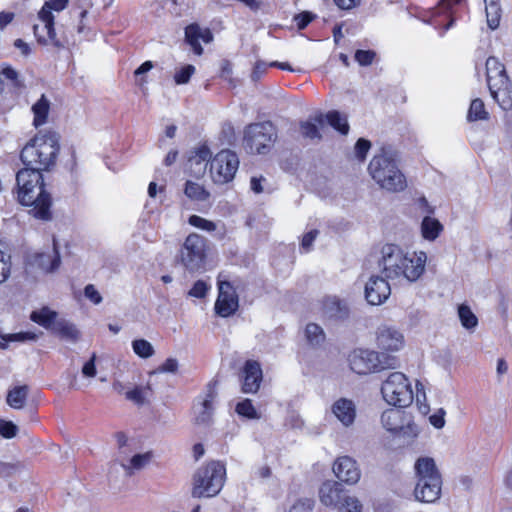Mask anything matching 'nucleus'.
Returning a JSON list of instances; mask_svg holds the SVG:
<instances>
[{"mask_svg": "<svg viewBox=\"0 0 512 512\" xmlns=\"http://www.w3.org/2000/svg\"><path fill=\"white\" fill-rule=\"evenodd\" d=\"M206 257V240L204 237L192 233L185 239L179 254V260L189 271H198L202 268Z\"/></svg>", "mask_w": 512, "mask_h": 512, "instance_id": "obj_12", "label": "nucleus"}, {"mask_svg": "<svg viewBox=\"0 0 512 512\" xmlns=\"http://www.w3.org/2000/svg\"><path fill=\"white\" fill-rule=\"evenodd\" d=\"M333 472L341 484L343 482L348 485H354L361 477V471L357 462L349 456L338 457L334 462Z\"/></svg>", "mask_w": 512, "mask_h": 512, "instance_id": "obj_20", "label": "nucleus"}, {"mask_svg": "<svg viewBox=\"0 0 512 512\" xmlns=\"http://www.w3.org/2000/svg\"><path fill=\"white\" fill-rule=\"evenodd\" d=\"M239 167V158L234 151L221 150L212 159L210 172L216 184H226L232 181Z\"/></svg>", "mask_w": 512, "mask_h": 512, "instance_id": "obj_14", "label": "nucleus"}, {"mask_svg": "<svg viewBox=\"0 0 512 512\" xmlns=\"http://www.w3.org/2000/svg\"><path fill=\"white\" fill-rule=\"evenodd\" d=\"M59 140V134L54 131L38 133L23 147L21 162L25 167L37 169L41 173L50 171L56 165L60 151Z\"/></svg>", "mask_w": 512, "mask_h": 512, "instance_id": "obj_3", "label": "nucleus"}, {"mask_svg": "<svg viewBox=\"0 0 512 512\" xmlns=\"http://www.w3.org/2000/svg\"><path fill=\"white\" fill-rule=\"evenodd\" d=\"M18 427L12 421L0 419V435L6 439H11L16 436Z\"/></svg>", "mask_w": 512, "mask_h": 512, "instance_id": "obj_47", "label": "nucleus"}, {"mask_svg": "<svg viewBox=\"0 0 512 512\" xmlns=\"http://www.w3.org/2000/svg\"><path fill=\"white\" fill-rule=\"evenodd\" d=\"M351 369L360 375L395 368L397 359L371 350L358 349L349 356Z\"/></svg>", "mask_w": 512, "mask_h": 512, "instance_id": "obj_11", "label": "nucleus"}, {"mask_svg": "<svg viewBox=\"0 0 512 512\" xmlns=\"http://www.w3.org/2000/svg\"><path fill=\"white\" fill-rule=\"evenodd\" d=\"M194 73L195 67L191 64H187L175 72L174 81L177 85L187 84Z\"/></svg>", "mask_w": 512, "mask_h": 512, "instance_id": "obj_45", "label": "nucleus"}, {"mask_svg": "<svg viewBox=\"0 0 512 512\" xmlns=\"http://www.w3.org/2000/svg\"><path fill=\"white\" fill-rule=\"evenodd\" d=\"M277 138L274 125L269 122L249 124L244 130V147L252 154H266Z\"/></svg>", "mask_w": 512, "mask_h": 512, "instance_id": "obj_10", "label": "nucleus"}, {"mask_svg": "<svg viewBox=\"0 0 512 512\" xmlns=\"http://www.w3.org/2000/svg\"><path fill=\"white\" fill-rule=\"evenodd\" d=\"M300 130H301L302 135L306 138L315 139V138L321 137L316 124H314L312 122H309V121L302 122L300 125Z\"/></svg>", "mask_w": 512, "mask_h": 512, "instance_id": "obj_52", "label": "nucleus"}, {"mask_svg": "<svg viewBox=\"0 0 512 512\" xmlns=\"http://www.w3.org/2000/svg\"><path fill=\"white\" fill-rule=\"evenodd\" d=\"M10 339L17 341H35L37 339V335L32 332H21L11 335Z\"/></svg>", "mask_w": 512, "mask_h": 512, "instance_id": "obj_61", "label": "nucleus"}, {"mask_svg": "<svg viewBox=\"0 0 512 512\" xmlns=\"http://www.w3.org/2000/svg\"><path fill=\"white\" fill-rule=\"evenodd\" d=\"M327 122L334 129L339 131L343 135H347L349 132V124L346 116L342 115L338 111H330L326 114Z\"/></svg>", "mask_w": 512, "mask_h": 512, "instance_id": "obj_35", "label": "nucleus"}, {"mask_svg": "<svg viewBox=\"0 0 512 512\" xmlns=\"http://www.w3.org/2000/svg\"><path fill=\"white\" fill-rule=\"evenodd\" d=\"M201 36V28L198 24L193 23L185 28V41L192 47L193 52L197 55L203 53V48L199 42Z\"/></svg>", "mask_w": 512, "mask_h": 512, "instance_id": "obj_30", "label": "nucleus"}, {"mask_svg": "<svg viewBox=\"0 0 512 512\" xmlns=\"http://www.w3.org/2000/svg\"><path fill=\"white\" fill-rule=\"evenodd\" d=\"M30 319L50 331H52L55 322L58 320L57 312L49 307H42L40 310L33 311Z\"/></svg>", "mask_w": 512, "mask_h": 512, "instance_id": "obj_27", "label": "nucleus"}, {"mask_svg": "<svg viewBox=\"0 0 512 512\" xmlns=\"http://www.w3.org/2000/svg\"><path fill=\"white\" fill-rule=\"evenodd\" d=\"M426 260L425 252L410 254L396 244H386L381 248L377 263L385 278L415 282L424 273Z\"/></svg>", "mask_w": 512, "mask_h": 512, "instance_id": "obj_1", "label": "nucleus"}, {"mask_svg": "<svg viewBox=\"0 0 512 512\" xmlns=\"http://www.w3.org/2000/svg\"><path fill=\"white\" fill-rule=\"evenodd\" d=\"M60 254L53 241V248L48 252H34L27 256L26 265L30 270H36L42 273L54 272L60 265Z\"/></svg>", "mask_w": 512, "mask_h": 512, "instance_id": "obj_16", "label": "nucleus"}, {"mask_svg": "<svg viewBox=\"0 0 512 512\" xmlns=\"http://www.w3.org/2000/svg\"><path fill=\"white\" fill-rule=\"evenodd\" d=\"M443 230V225L435 218L430 216H426L423 218L421 223V232L422 236L429 241L435 240L441 231Z\"/></svg>", "mask_w": 512, "mask_h": 512, "instance_id": "obj_28", "label": "nucleus"}, {"mask_svg": "<svg viewBox=\"0 0 512 512\" xmlns=\"http://www.w3.org/2000/svg\"><path fill=\"white\" fill-rule=\"evenodd\" d=\"M320 502L336 512H362L361 501L344 486L333 480H327L319 488Z\"/></svg>", "mask_w": 512, "mask_h": 512, "instance_id": "obj_7", "label": "nucleus"}, {"mask_svg": "<svg viewBox=\"0 0 512 512\" xmlns=\"http://www.w3.org/2000/svg\"><path fill=\"white\" fill-rule=\"evenodd\" d=\"M383 428L397 436L414 438L418 435V428L412 421V416L401 409L390 408L381 415Z\"/></svg>", "mask_w": 512, "mask_h": 512, "instance_id": "obj_13", "label": "nucleus"}, {"mask_svg": "<svg viewBox=\"0 0 512 512\" xmlns=\"http://www.w3.org/2000/svg\"><path fill=\"white\" fill-rule=\"evenodd\" d=\"M368 171L372 179L389 192H399L406 188V178L399 170L390 150L382 148L370 161Z\"/></svg>", "mask_w": 512, "mask_h": 512, "instance_id": "obj_4", "label": "nucleus"}, {"mask_svg": "<svg viewBox=\"0 0 512 512\" xmlns=\"http://www.w3.org/2000/svg\"><path fill=\"white\" fill-rule=\"evenodd\" d=\"M153 68V63L151 61H145L142 63L134 72L135 76L138 77L149 72Z\"/></svg>", "mask_w": 512, "mask_h": 512, "instance_id": "obj_63", "label": "nucleus"}, {"mask_svg": "<svg viewBox=\"0 0 512 512\" xmlns=\"http://www.w3.org/2000/svg\"><path fill=\"white\" fill-rule=\"evenodd\" d=\"M318 233H319L318 230H311V231H309L308 233H306L303 236V239H302V242H301V247L305 251H309L310 250V248L312 246V243L316 239Z\"/></svg>", "mask_w": 512, "mask_h": 512, "instance_id": "obj_59", "label": "nucleus"}, {"mask_svg": "<svg viewBox=\"0 0 512 512\" xmlns=\"http://www.w3.org/2000/svg\"><path fill=\"white\" fill-rule=\"evenodd\" d=\"M217 378L212 379L206 385V393L203 398H200L198 406H195V422L199 425H208L212 420L213 406L212 403L217 397Z\"/></svg>", "mask_w": 512, "mask_h": 512, "instance_id": "obj_18", "label": "nucleus"}, {"mask_svg": "<svg viewBox=\"0 0 512 512\" xmlns=\"http://www.w3.org/2000/svg\"><path fill=\"white\" fill-rule=\"evenodd\" d=\"M313 501L310 499H301L296 501L289 512H312Z\"/></svg>", "mask_w": 512, "mask_h": 512, "instance_id": "obj_53", "label": "nucleus"}, {"mask_svg": "<svg viewBox=\"0 0 512 512\" xmlns=\"http://www.w3.org/2000/svg\"><path fill=\"white\" fill-rule=\"evenodd\" d=\"M211 159V151L207 145H201L189 152L188 163L190 167L195 166V173L201 174L206 170L208 161Z\"/></svg>", "mask_w": 512, "mask_h": 512, "instance_id": "obj_25", "label": "nucleus"}, {"mask_svg": "<svg viewBox=\"0 0 512 512\" xmlns=\"http://www.w3.org/2000/svg\"><path fill=\"white\" fill-rule=\"evenodd\" d=\"M461 0H440L438 6L432 9V16L429 19H424L425 22L438 27L439 23L434 20L437 15L448 12L452 5L458 4Z\"/></svg>", "mask_w": 512, "mask_h": 512, "instance_id": "obj_40", "label": "nucleus"}, {"mask_svg": "<svg viewBox=\"0 0 512 512\" xmlns=\"http://www.w3.org/2000/svg\"><path fill=\"white\" fill-rule=\"evenodd\" d=\"M218 288L215 311L221 317H229L238 309V296L228 281H219Z\"/></svg>", "mask_w": 512, "mask_h": 512, "instance_id": "obj_17", "label": "nucleus"}, {"mask_svg": "<svg viewBox=\"0 0 512 512\" xmlns=\"http://www.w3.org/2000/svg\"><path fill=\"white\" fill-rule=\"evenodd\" d=\"M486 77L491 96L503 109L509 108L512 104L511 83L504 65L496 57L486 60Z\"/></svg>", "mask_w": 512, "mask_h": 512, "instance_id": "obj_8", "label": "nucleus"}, {"mask_svg": "<svg viewBox=\"0 0 512 512\" xmlns=\"http://www.w3.org/2000/svg\"><path fill=\"white\" fill-rule=\"evenodd\" d=\"M85 297L92 301L94 304H99L102 301L100 293L96 290L95 286L88 284L84 289Z\"/></svg>", "mask_w": 512, "mask_h": 512, "instance_id": "obj_54", "label": "nucleus"}, {"mask_svg": "<svg viewBox=\"0 0 512 512\" xmlns=\"http://www.w3.org/2000/svg\"><path fill=\"white\" fill-rule=\"evenodd\" d=\"M226 469L220 461H210L199 467L192 478L191 495L193 498H211L223 488Z\"/></svg>", "mask_w": 512, "mask_h": 512, "instance_id": "obj_6", "label": "nucleus"}, {"mask_svg": "<svg viewBox=\"0 0 512 512\" xmlns=\"http://www.w3.org/2000/svg\"><path fill=\"white\" fill-rule=\"evenodd\" d=\"M355 60L361 65V66H369L372 64L376 57V53L372 50H357L355 52Z\"/></svg>", "mask_w": 512, "mask_h": 512, "instance_id": "obj_48", "label": "nucleus"}, {"mask_svg": "<svg viewBox=\"0 0 512 512\" xmlns=\"http://www.w3.org/2000/svg\"><path fill=\"white\" fill-rule=\"evenodd\" d=\"M184 194L194 201H206L210 197V193L200 184L193 181L185 183Z\"/></svg>", "mask_w": 512, "mask_h": 512, "instance_id": "obj_33", "label": "nucleus"}, {"mask_svg": "<svg viewBox=\"0 0 512 512\" xmlns=\"http://www.w3.org/2000/svg\"><path fill=\"white\" fill-rule=\"evenodd\" d=\"M334 4L342 10H350L360 5V0H333Z\"/></svg>", "mask_w": 512, "mask_h": 512, "instance_id": "obj_60", "label": "nucleus"}, {"mask_svg": "<svg viewBox=\"0 0 512 512\" xmlns=\"http://www.w3.org/2000/svg\"><path fill=\"white\" fill-rule=\"evenodd\" d=\"M22 468V465L17 463H8L0 461V477L7 478L18 473Z\"/></svg>", "mask_w": 512, "mask_h": 512, "instance_id": "obj_49", "label": "nucleus"}, {"mask_svg": "<svg viewBox=\"0 0 512 512\" xmlns=\"http://www.w3.org/2000/svg\"><path fill=\"white\" fill-rule=\"evenodd\" d=\"M331 411L343 426L350 427L354 424L356 405L352 400L347 398L336 400L331 407Z\"/></svg>", "mask_w": 512, "mask_h": 512, "instance_id": "obj_24", "label": "nucleus"}, {"mask_svg": "<svg viewBox=\"0 0 512 512\" xmlns=\"http://www.w3.org/2000/svg\"><path fill=\"white\" fill-rule=\"evenodd\" d=\"M95 361H96V355L94 353L92 355V357L90 358V360L87 361L83 365L82 373H83L84 376H86V377H94L96 375L97 371H96Z\"/></svg>", "mask_w": 512, "mask_h": 512, "instance_id": "obj_58", "label": "nucleus"}, {"mask_svg": "<svg viewBox=\"0 0 512 512\" xmlns=\"http://www.w3.org/2000/svg\"><path fill=\"white\" fill-rule=\"evenodd\" d=\"M51 332L70 342H76L80 338V332L76 326L64 318H59L55 322Z\"/></svg>", "mask_w": 512, "mask_h": 512, "instance_id": "obj_26", "label": "nucleus"}, {"mask_svg": "<svg viewBox=\"0 0 512 512\" xmlns=\"http://www.w3.org/2000/svg\"><path fill=\"white\" fill-rule=\"evenodd\" d=\"M42 22V26L35 24L33 31L39 43L61 49L65 48L68 44V38L65 35L57 36L54 28V16L48 9H41L38 14Z\"/></svg>", "mask_w": 512, "mask_h": 512, "instance_id": "obj_15", "label": "nucleus"}, {"mask_svg": "<svg viewBox=\"0 0 512 512\" xmlns=\"http://www.w3.org/2000/svg\"><path fill=\"white\" fill-rule=\"evenodd\" d=\"M236 412L248 419H259L260 415L256 411L250 399H244L236 405Z\"/></svg>", "mask_w": 512, "mask_h": 512, "instance_id": "obj_42", "label": "nucleus"}, {"mask_svg": "<svg viewBox=\"0 0 512 512\" xmlns=\"http://www.w3.org/2000/svg\"><path fill=\"white\" fill-rule=\"evenodd\" d=\"M383 275H373L365 285V298L371 305H380L385 302L391 294V288Z\"/></svg>", "mask_w": 512, "mask_h": 512, "instance_id": "obj_19", "label": "nucleus"}, {"mask_svg": "<svg viewBox=\"0 0 512 512\" xmlns=\"http://www.w3.org/2000/svg\"><path fill=\"white\" fill-rule=\"evenodd\" d=\"M458 316L462 326L467 330H473L478 325V318L466 304L458 306Z\"/></svg>", "mask_w": 512, "mask_h": 512, "instance_id": "obj_34", "label": "nucleus"}, {"mask_svg": "<svg viewBox=\"0 0 512 512\" xmlns=\"http://www.w3.org/2000/svg\"><path fill=\"white\" fill-rule=\"evenodd\" d=\"M210 289V286L203 280H198L189 290L188 295L195 298H204Z\"/></svg>", "mask_w": 512, "mask_h": 512, "instance_id": "obj_51", "label": "nucleus"}, {"mask_svg": "<svg viewBox=\"0 0 512 512\" xmlns=\"http://www.w3.org/2000/svg\"><path fill=\"white\" fill-rule=\"evenodd\" d=\"M266 69H267V66L265 63H261V62L256 63L255 68L252 73V79L253 80L259 79L260 75L262 73H264L266 71Z\"/></svg>", "mask_w": 512, "mask_h": 512, "instance_id": "obj_64", "label": "nucleus"}, {"mask_svg": "<svg viewBox=\"0 0 512 512\" xmlns=\"http://www.w3.org/2000/svg\"><path fill=\"white\" fill-rule=\"evenodd\" d=\"M316 15L309 11H303L296 14L293 20L296 22L298 30L305 29L314 19Z\"/></svg>", "mask_w": 512, "mask_h": 512, "instance_id": "obj_50", "label": "nucleus"}, {"mask_svg": "<svg viewBox=\"0 0 512 512\" xmlns=\"http://www.w3.org/2000/svg\"><path fill=\"white\" fill-rule=\"evenodd\" d=\"M446 412L443 408H440L437 413L430 416V423L437 429L444 427L445 425V416Z\"/></svg>", "mask_w": 512, "mask_h": 512, "instance_id": "obj_56", "label": "nucleus"}, {"mask_svg": "<svg viewBox=\"0 0 512 512\" xmlns=\"http://www.w3.org/2000/svg\"><path fill=\"white\" fill-rule=\"evenodd\" d=\"M469 121L485 120L488 118V112L485 110L484 102L476 98L472 100L467 116Z\"/></svg>", "mask_w": 512, "mask_h": 512, "instance_id": "obj_37", "label": "nucleus"}, {"mask_svg": "<svg viewBox=\"0 0 512 512\" xmlns=\"http://www.w3.org/2000/svg\"><path fill=\"white\" fill-rule=\"evenodd\" d=\"M262 379L263 374L260 363L255 360H247L242 369V392L255 394L260 388Z\"/></svg>", "mask_w": 512, "mask_h": 512, "instance_id": "obj_21", "label": "nucleus"}, {"mask_svg": "<svg viewBox=\"0 0 512 512\" xmlns=\"http://www.w3.org/2000/svg\"><path fill=\"white\" fill-rule=\"evenodd\" d=\"M152 454L150 452L144 453V454H136L130 459V464L122 466L127 471L128 475H132V470H140L144 468L151 460Z\"/></svg>", "mask_w": 512, "mask_h": 512, "instance_id": "obj_38", "label": "nucleus"}, {"mask_svg": "<svg viewBox=\"0 0 512 512\" xmlns=\"http://www.w3.org/2000/svg\"><path fill=\"white\" fill-rule=\"evenodd\" d=\"M305 336L308 343L313 347L321 346L326 338L322 327L316 323L307 324L305 329Z\"/></svg>", "mask_w": 512, "mask_h": 512, "instance_id": "obj_32", "label": "nucleus"}, {"mask_svg": "<svg viewBox=\"0 0 512 512\" xmlns=\"http://www.w3.org/2000/svg\"><path fill=\"white\" fill-rule=\"evenodd\" d=\"M67 4L68 0H48L45 2L42 9H48L50 12L51 10L62 11L63 9H65Z\"/></svg>", "mask_w": 512, "mask_h": 512, "instance_id": "obj_57", "label": "nucleus"}, {"mask_svg": "<svg viewBox=\"0 0 512 512\" xmlns=\"http://www.w3.org/2000/svg\"><path fill=\"white\" fill-rule=\"evenodd\" d=\"M188 223L196 228H199L201 230H205L208 232L216 230V223L207 220L201 216L198 215H191L188 219Z\"/></svg>", "mask_w": 512, "mask_h": 512, "instance_id": "obj_44", "label": "nucleus"}, {"mask_svg": "<svg viewBox=\"0 0 512 512\" xmlns=\"http://www.w3.org/2000/svg\"><path fill=\"white\" fill-rule=\"evenodd\" d=\"M178 370V361L175 358H168L165 362L159 366L157 371L159 372H167V373H176Z\"/></svg>", "mask_w": 512, "mask_h": 512, "instance_id": "obj_55", "label": "nucleus"}, {"mask_svg": "<svg viewBox=\"0 0 512 512\" xmlns=\"http://www.w3.org/2000/svg\"><path fill=\"white\" fill-rule=\"evenodd\" d=\"M487 24L491 29H496L499 26L501 9L499 4H490L485 6Z\"/></svg>", "mask_w": 512, "mask_h": 512, "instance_id": "obj_43", "label": "nucleus"}, {"mask_svg": "<svg viewBox=\"0 0 512 512\" xmlns=\"http://www.w3.org/2000/svg\"><path fill=\"white\" fill-rule=\"evenodd\" d=\"M322 314L327 320L340 322L349 317L350 310L345 301L337 297H327L323 301Z\"/></svg>", "mask_w": 512, "mask_h": 512, "instance_id": "obj_23", "label": "nucleus"}, {"mask_svg": "<svg viewBox=\"0 0 512 512\" xmlns=\"http://www.w3.org/2000/svg\"><path fill=\"white\" fill-rule=\"evenodd\" d=\"M17 200L25 206H31L30 213L41 220L52 218L51 194L46 190L43 174L37 169L25 167L16 173Z\"/></svg>", "mask_w": 512, "mask_h": 512, "instance_id": "obj_2", "label": "nucleus"}, {"mask_svg": "<svg viewBox=\"0 0 512 512\" xmlns=\"http://www.w3.org/2000/svg\"><path fill=\"white\" fill-rule=\"evenodd\" d=\"M381 393L384 400L393 406H409L414 399L411 383L402 372H390L383 380Z\"/></svg>", "mask_w": 512, "mask_h": 512, "instance_id": "obj_9", "label": "nucleus"}, {"mask_svg": "<svg viewBox=\"0 0 512 512\" xmlns=\"http://www.w3.org/2000/svg\"><path fill=\"white\" fill-rule=\"evenodd\" d=\"M371 148V142L364 138H359L355 144V155L359 161L366 159L367 153Z\"/></svg>", "mask_w": 512, "mask_h": 512, "instance_id": "obj_46", "label": "nucleus"}, {"mask_svg": "<svg viewBox=\"0 0 512 512\" xmlns=\"http://www.w3.org/2000/svg\"><path fill=\"white\" fill-rule=\"evenodd\" d=\"M28 391L27 385L16 386L11 389L6 398L8 405L14 409H21L25 404Z\"/></svg>", "mask_w": 512, "mask_h": 512, "instance_id": "obj_29", "label": "nucleus"}, {"mask_svg": "<svg viewBox=\"0 0 512 512\" xmlns=\"http://www.w3.org/2000/svg\"><path fill=\"white\" fill-rule=\"evenodd\" d=\"M4 248L5 244L0 242V283L8 279L11 271V255Z\"/></svg>", "mask_w": 512, "mask_h": 512, "instance_id": "obj_39", "label": "nucleus"}, {"mask_svg": "<svg viewBox=\"0 0 512 512\" xmlns=\"http://www.w3.org/2000/svg\"><path fill=\"white\" fill-rule=\"evenodd\" d=\"M50 102L42 95L41 98L32 106V111L34 113V125L36 127L43 125L49 113Z\"/></svg>", "mask_w": 512, "mask_h": 512, "instance_id": "obj_31", "label": "nucleus"}, {"mask_svg": "<svg viewBox=\"0 0 512 512\" xmlns=\"http://www.w3.org/2000/svg\"><path fill=\"white\" fill-rule=\"evenodd\" d=\"M262 181H265V178L263 177H252L251 178V182H250V185H251V190L257 194L263 192V187L261 185V182Z\"/></svg>", "mask_w": 512, "mask_h": 512, "instance_id": "obj_62", "label": "nucleus"}, {"mask_svg": "<svg viewBox=\"0 0 512 512\" xmlns=\"http://www.w3.org/2000/svg\"><path fill=\"white\" fill-rule=\"evenodd\" d=\"M132 348L135 354L141 358H149L154 354V348L150 342L145 339H137L132 342Z\"/></svg>", "mask_w": 512, "mask_h": 512, "instance_id": "obj_41", "label": "nucleus"}, {"mask_svg": "<svg viewBox=\"0 0 512 512\" xmlns=\"http://www.w3.org/2000/svg\"><path fill=\"white\" fill-rule=\"evenodd\" d=\"M377 344L380 349L398 351L404 345V336L399 330L383 325L377 331Z\"/></svg>", "mask_w": 512, "mask_h": 512, "instance_id": "obj_22", "label": "nucleus"}, {"mask_svg": "<svg viewBox=\"0 0 512 512\" xmlns=\"http://www.w3.org/2000/svg\"><path fill=\"white\" fill-rule=\"evenodd\" d=\"M417 484L415 498L425 503H434L440 498L442 488L441 474L433 458L420 457L415 463Z\"/></svg>", "mask_w": 512, "mask_h": 512, "instance_id": "obj_5", "label": "nucleus"}, {"mask_svg": "<svg viewBox=\"0 0 512 512\" xmlns=\"http://www.w3.org/2000/svg\"><path fill=\"white\" fill-rule=\"evenodd\" d=\"M151 394V388L147 386H136L134 389L126 392V399L137 405H144L148 396Z\"/></svg>", "mask_w": 512, "mask_h": 512, "instance_id": "obj_36", "label": "nucleus"}]
</instances>
